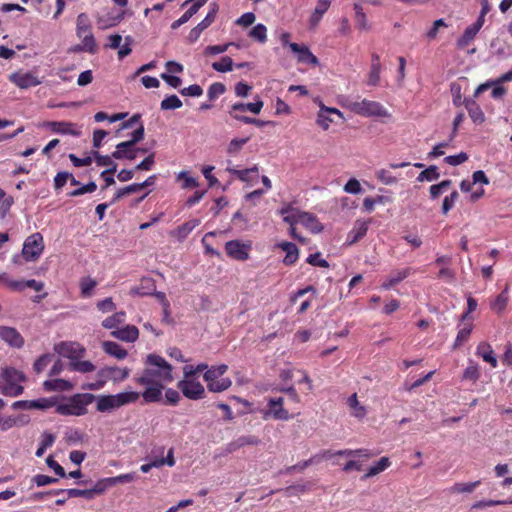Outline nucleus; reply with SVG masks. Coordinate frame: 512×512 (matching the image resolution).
<instances>
[{"label":"nucleus","instance_id":"23","mask_svg":"<svg viewBox=\"0 0 512 512\" xmlns=\"http://www.w3.org/2000/svg\"><path fill=\"white\" fill-rule=\"evenodd\" d=\"M278 247L281 248L286 253L283 259V263L285 265L291 266L297 262L299 257V249L294 243L281 242L278 244Z\"/></svg>","mask_w":512,"mask_h":512},{"label":"nucleus","instance_id":"37","mask_svg":"<svg viewBox=\"0 0 512 512\" xmlns=\"http://www.w3.org/2000/svg\"><path fill=\"white\" fill-rule=\"evenodd\" d=\"M391 465V461L388 457H382L377 461L374 465H372L367 473L362 477L363 480H366L372 476H375L384 470H386Z\"/></svg>","mask_w":512,"mask_h":512},{"label":"nucleus","instance_id":"41","mask_svg":"<svg viewBox=\"0 0 512 512\" xmlns=\"http://www.w3.org/2000/svg\"><path fill=\"white\" fill-rule=\"evenodd\" d=\"M9 79L19 88H28L32 86V74L15 72L9 76Z\"/></svg>","mask_w":512,"mask_h":512},{"label":"nucleus","instance_id":"62","mask_svg":"<svg viewBox=\"0 0 512 512\" xmlns=\"http://www.w3.org/2000/svg\"><path fill=\"white\" fill-rule=\"evenodd\" d=\"M226 91V87L223 83L215 82L211 84L207 91V96L209 100H215Z\"/></svg>","mask_w":512,"mask_h":512},{"label":"nucleus","instance_id":"56","mask_svg":"<svg viewBox=\"0 0 512 512\" xmlns=\"http://www.w3.org/2000/svg\"><path fill=\"white\" fill-rule=\"evenodd\" d=\"M370 222L369 221H357L354 228L352 229L351 233L354 234V237L352 239V243L358 241L359 239L363 238L368 230Z\"/></svg>","mask_w":512,"mask_h":512},{"label":"nucleus","instance_id":"52","mask_svg":"<svg viewBox=\"0 0 512 512\" xmlns=\"http://www.w3.org/2000/svg\"><path fill=\"white\" fill-rule=\"evenodd\" d=\"M480 481L468 482V483H455L451 488V493H471L473 492L479 485Z\"/></svg>","mask_w":512,"mask_h":512},{"label":"nucleus","instance_id":"39","mask_svg":"<svg viewBox=\"0 0 512 512\" xmlns=\"http://www.w3.org/2000/svg\"><path fill=\"white\" fill-rule=\"evenodd\" d=\"M68 369L70 371H76L80 373H89L95 370V366L88 360L77 359L69 362Z\"/></svg>","mask_w":512,"mask_h":512},{"label":"nucleus","instance_id":"49","mask_svg":"<svg viewBox=\"0 0 512 512\" xmlns=\"http://www.w3.org/2000/svg\"><path fill=\"white\" fill-rule=\"evenodd\" d=\"M125 317V312H116L112 316L107 317L102 322V326L106 329H114L125 321Z\"/></svg>","mask_w":512,"mask_h":512},{"label":"nucleus","instance_id":"20","mask_svg":"<svg viewBox=\"0 0 512 512\" xmlns=\"http://www.w3.org/2000/svg\"><path fill=\"white\" fill-rule=\"evenodd\" d=\"M111 335L121 341L134 342L138 339L139 331L136 326L127 325L123 328L112 331Z\"/></svg>","mask_w":512,"mask_h":512},{"label":"nucleus","instance_id":"15","mask_svg":"<svg viewBox=\"0 0 512 512\" xmlns=\"http://www.w3.org/2000/svg\"><path fill=\"white\" fill-rule=\"evenodd\" d=\"M0 283L12 292H22L26 288H32V279H13L8 273H0Z\"/></svg>","mask_w":512,"mask_h":512},{"label":"nucleus","instance_id":"26","mask_svg":"<svg viewBox=\"0 0 512 512\" xmlns=\"http://www.w3.org/2000/svg\"><path fill=\"white\" fill-rule=\"evenodd\" d=\"M92 155L97 166L108 167V169L102 171L101 176H104V174H114L116 172L117 164L112 160V155H101L98 151H92Z\"/></svg>","mask_w":512,"mask_h":512},{"label":"nucleus","instance_id":"13","mask_svg":"<svg viewBox=\"0 0 512 512\" xmlns=\"http://www.w3.org/2000/svg\"><path fill=\"white\" fill-rule=\"evenodd\" d=\"M55 351L70 361L81 359L85 355V348L76 342H60L55 345Z\"/></svg>","mask_w":512,"mask_h":512},{"label":"nucleus","instance_id":"46","mask_svg":"<svg viewBox=\"0 0 512 512\" xmlns=\"http://www.w3.org/2000/svg\"><path fill=\"white\" fill-rule=\"evenodd\" d=\"M473 330L472 322L466 323L463 328H461L456 336V339L453 344V349L459 348L464 342H466Z\"/></svg>","mask_w":512,"mask_h":512},{"label":"nucleus","instance_id":"61","mask_svg":"<svg viewBox=\"0 0 512 512\" xmlns=\"http://www.w3.org/2000/svg\"><path fill=\"white\" fill-rule=\"evenodd\" d=\"M230 46L238 47V45L233 43V42L226 43V44H223V45H210V46H207L204 49L203 54L205 56L221 54V53L226 52Z\"/></svg>","mask_w":512,"mask_h":512},{"label":"nucleus","instance_id":"48","mask_svg":"<svg viewBox=\"0 0 512 512\" xmlns=\"http://www.w3.org/2000/svg\"><path fill=\"white\" fill-rule=\"evenodd\" d=\"M79 38L81 39V46L79 47V50L87 51L91 54H95L97 52V45L92 33L82 35V37Z\"/></svg>","mask_w":512,"mask_h":512},{"label":"nucleus","instance_id":"55","mask_svg":"<svg viewBox=\"0 0 512 512\" xmlns=\"http://www.w3.org/2000/svg\"><path fill=\"white\" fill-rule=\"evenodd\" d=\"M111 486H113V484L110 477L98 480L95 485L90 488L92 498L96 495L103 494Z\"/></svg>","mask_w":512,"mask_h":512},{"label":"nucleus","instance_id":"63","mask_svg":"<svg viewBox=\"0 0 512 512\" xmlns=\"http://www.w3.org/2000/svg\"><path fill=\"white\" fill-rule=\"evenodd\" d=\"M449 25L443 20L438 19L433 22L432 27L426 32L425 36L428 40L436 39L441 28H447Z\"/></svg>","mask_w":512,"mask_h":512},{"label":"nucleus","instance_id":"53","mask_svg":"<svg viewBox=\"0 0 512 512\" xmlns=\"http://www.w3.org/2000/svg\"><path fill=\"white\" fill-rule=\"evenodd\" d=\"M440 177V173L438 171L437 166L431 165L425 170H423L417 177V180L422 181H435Z\"/></svg>","mask_w":512,"mask_h":512},{"label":"nucleus","instance_id":"43","mask_svg":"<svg viewBox=\"0 0 512 512\" xmlns=\"http://www.w3.org/2000/svg\"><path fill=\"white\" fill-rule=\"evenodd\" d=\"M52 494H66L68 498L84 497L86 499H92L90 489H58L51 492Z\"/></svg>","mask_w":512,"mask_h":512},{"label":"nucleus","instance_id":"17","mask_svg":"<svg viewBox=\"0 0 512 512\" xmlns=\"http://www.w3.org/2000/svg\"><path fill=\"white\" fill-rule=\"evenodd\" d=\"M199 224V219H191L170 231L169 235L178 241H183Z\"/></svg>","mask_w":512,"mask_h":512},{"label":"nucleus","instance_id":"27","mask_svg":"<svg viewBox=\"0 0 512 512\" xmlns=\"http://www.w3.org/2000/svg\"><path fill=\"white\" fill-rule=\"evenodd\" d=\"M465 108L475 124H482L485 121L484 112L474 99H466Z\"/></svg>","mask_w":512,"mask_h":512},{"label":"nucleus","instance_id":"11","mask_svg":"<svg viewBox=\"0 0 512 512\" xmlns=\"http://www.w3.org/2000/svg\"><path fill=\"white\" fill-rule=\"evenodd\" d=\"M177 388L191 400H200L205 397L204 386L195 379H182L177 383Z\"/></svg>","mask_w":512,"mask_h":512},{"label":"nucleus","instance_id":"58","mask_svg":"<svg viewBox=\"0 0 512 512\" xmlns=\"http://www.w3.org/2000/svg\"><path fill=\"white\" fill-rule=\"evenodd\" d=\"M452 184L451 180H443L438 184L430 186V197L437 199L444 191H446Z\"/></svg>","mask_w":512,"mask_h":512},{"label":"nucleus","instance_id":"60","mask_svg":"<svg viewBox=\"0 0 512 512\" xmlns=\"http://www.w3.org/2000/svg\"><path fill=\"white\" fill-rule=\"evenodd\" d=\"M177 180H182V184H181V187L183 189H190V188H196L199 186V183L197 181V179H195L194 177L190 176L187 172L185 171H181L178 175H177Z\"/></svg>","mask_w":512,"mask_h":512},{"label":"nucleus","instance_id":"31","mask_svg":"<svg viewBox=\"0 0 512 512\" xmlns=\"http://www.w3.org/2000/svg\"><path fill=\"white\" fill-rule=\"evenodd\" d=\"M299 220L300 224H302L304 227H306L313 233H318L323 229L321 223L317 220V218L309 212L301 213Z\"/></svg>","mask_w":512,"mask_h":512},{"label":"nucleus","instance_id":"21","mask_svg":"<svg viewBox=\"0 0 512 512\" xmlns=\"http://www.w3.org/2000/svg\"><path fill=\"white\" fill-rule=\"evenodd\" d=\"M290 49L298 54V61L316 65L318 64L317 57L306 46H301L297 43L290 44Z\"/></svg>","mask_w":512,"mask_h":512},{"label":"nucleus","instance_id":"59","mask_svg":"<svg viewBox=\"0 0 512 512\" xmlns=\"http://www.w3.org/2000/svg\"><path fill=\"white\" fill-rule=\"evenodd\" d=\"M140 190H142V189H141V185H139V183H133L124 188H120L114 195L112 203L116 202L117 200L121 199L122 197H124L126 195H130L132 193L139 192Z\"/></svg>","mask_w":512,"mask_h":512},{"label":"nucleus","instance_id":"28","mask_svg":"<svg viewBox=\"0 0 512 512\" xmlns=\"http://www.w3.org/2000/svg\"><path fill=\"white\" fill-rule=\"evenodd\" d=\"M303 211L293 208L291 205H287L279 210V214L283 216V221L289 224V226H296L300 223V215Z\"/></svg>","mask_w":512,"mask_h":512},{"label":"nucleus","instance_id":"57","mask_svg":"<svg viewBox=\"0 0 512 512\" xmlns=\"http://www.w3.org/2000/svg\"><path fill=\"white\" fill-rule=\"evenodd\" d=\"M182 101L176 95H170L162 100L161 109L162 110H174L182 107Z\"/></svg>","mask_w":512,"mask_h":512},{"label":"nucleus","instance_id":"50","mask_svg":"<svg viewBox=\"0 0 512 512\" xmlns=\"http://www.w3.org/2000/svg\"><path fill=\"white\" fill-rule=\"evenodd\" d=\"M97 286V281L91 277H84L80 280L81 296L84 298L90 297L94 288Z\"/></svg>","mask_w":512,"mask_h":512},{"label":"nucleus","instance_id":"32","mask_svg":"<svg viewBox=\"0 0 512 512\" xmlns=\"http://www.w3.org/2000/svg\"><path fill=\"white\" fill-rule=\"evenodd\" d=\"M479 32L478 29H476L474 26L470 25L468 26L463 34L457 39L456 46L458 49H464L467 46L470 45V43L473 42L475 39L477 33Z\"/></svg>","mask_w":512,"mask_h":512},{"label":"nucleus","instance_id":"10","mask_svg":"<svg viewBox=\"0 0 512 512\" xmlns=\"http://www.w3.org/2000/svg\"><path fill=\"white\" fill-rule=\"evenodd\" d=\"M252 249V243L241 242L240 240H230L225 244L226 254L233 260L246 261Z\"/></svg>","mask_w":512,"mask_h":512},{"label":"nucleus","instance_id":"35","mask_svg":"<svg viewBox=\"0 0 512 512\" xmlns=\"http://www.w3.org/2000/svg\"><path fill=\"white\" fill-rule=\"evenodd\" d=\"M260 442L259 438L254 435H245L241 436L235 441L229 443L228 449L230 452L235 451L241 447L247 446V445H258Z\"/></svg>","mask_w":512,"mask_h":512},{"label":"nucleus","instance_id":"36","mask_svg":"<svg viewBox=\"0 0 512 512\" xmlns=\"http://www.w3.org/2000/svg\"><path fill=\"white\" fill-rule=\"evenodd\" d=\"M509 286L506 285L505 289L491 302V309L496 313H502L508 304L509 296H508Z\"/></svg>","mask_w":512,"mask_h":512},{"label":"nucleus","instance_id":"45","mask_svg":"<svg viewBox=\"0 0 512 512\" xmlns=\"http://www.w3.org/2000/svg\"><path fill=\"white\" fill-rule=\"evenodd\" d=\"M349 407L352 409V415L356 418H364L367 411L366 408L358 402L357 394H352L347 401Z\"/></svg>","mask_w":512,"mask_h":512},{"label":"nucleus","instance_id":"47","mask_svg":"<svg viewBox=\"0 0 512 512\" xmlns=\"http://www.w3.org/2000/svg\"><path fill=\"white\" fill-rule=\"evenodd\" d=\"M249 37L259 43L267 41V28L264 24H257L249 31Z\"/></svg>","mask_w":512,"mask_h":512},{"label":"nucleus","instance_id":"24","mask_svg":"<svg viewBox=\"0 0 512 512\" xmlns=\"http://www.w3.org/2000/svg\"><path fill=\"white\" fill-rule=\"evenodd\" d=\"M476 355L481 357L485 362L489 363L491 367H497V359L491 345L487 342H481L476 349Z\"/></svg>","mask_w":512,"mask_h":512},{"label":"nucleus","instance_id":"6","mask_svg":"<svg viewBox=\"0 0 512 512\" xmlns=\"http://www.w3.org/2000/svg\"><path fill=\"white\" fill-rule=\"evenodd\" d=\"M23 374L15 368H5L0 376V390L6 396L15 397L23 392Z\"/></svg>","mask_w":512,"mask_h":512},{"label":"nucleus","instance_id":"7","mask_svg":"<svg viewBox=\"0 0 512 512\" xmlns=\"http://www.w3.org/2000/svg\"><path fill=\"white\" fill-rule=\"evenodd\" d=\"M129 374L130 369L127 367L120 368L117 366H106L97 372V381L95 383L88 384L86 388L90 390H98L102 388L107 381L112 380L113 382H121L128 378Z\"/></svg>","mask_w":512,"mask_h":512},{"label":"nucleus","instance_id":"54","mask_svg":"<svg viewBox=\"0 0 512 512\" xmlns=\"http://www.w3.org/2000/svg\"><path fill=\"white\" fill-rule=\"evenodd\" d=\"M212 68L217 72H230L233 70V60L229 56H224L220 61L213 62Z\"/></svg>","mask_w":512,"mask_h":512},{"label":"nucleus","instance_id":"9","mask_svg":"<svg viewBox=\"0 0 512 512\" xmlns=\"http://www.w3.org/2000/svg\"><path fill=\"white\" fill-rule=\"evenodd\" d=\"M284 399L282 397L269 398L267 402V409L263 411V419L267 420L272 418L274 420L288 421L293 416L283 407Z\"/></svg>","mask_w":512,"mask_h":512},{"label":"nucleus","instance_id":"14","mask_svg":"<svg viewBox=\"0 0 512 512\" xmlns=\"http://www.w3.org/2000/svg\"><path fill=\"white\" fill-rule=\"evenodd\" d=\"M0 339L13 348H21L24 345V338L13 327L0 326Z\"/></svg>","mask_w":512,"mask_h":512},{"label":"nucleus","instance_id":"19","mask_svg":"<svg viewBox=\"0 0 512 512\" xmlns=\"http://www.w3.org/2000/svg\"><path fill=\"white\" fill-rule=\"evenodd\" d=\"M382 70V65L380 62V56L376 53H373L371 56V67L370 72L368 74L367 84L369 86H378L380 82V73Z\"/></svg>","mask_w":512,"mask_h":512},{"label":"nucleus","instance_id":"18","mask_svg":"<svg viewBox=\"0 0 512 512\" xmlns=\"http://www.w3.org/2000/svg\"><path fill=\"white\" fill-rule=\"evenodd\" d=\"M74 388V384L68 380L55 378L44 381L43 389L46 392H64L71 391Z\"/></svg>","mask_w":512,"mask_h":512},{"label":"nucleus","instance_id":"25","mask_svg":"<svg viewBox=\"0 0 512 512\" xmlns=\"http://www.w3.org/2000/svg\"><path fill=\"white\" fill-rule=\"evenodd\" d=\"M331 5L330 0H318L314 11L312 12L309 23L312 28H315L320 23L323 15L327 12Z\"/></svg>","mask_w":512,"mask_h":512},{"label":"nucleus","instance_id":"22","mask_svg":"<svg viewBox=\"0 0 512 512\" xmlns=\"http://www.w3.org/2000/svg\"><path fill=\"white\" fill-rule=\"evenodd\" d=\"M227 171L243 182H256L258 180V167L255 165L252 168L238 170L235 168H227Z\"/></svg>","mask_w":512,"mask_h":512},{"label":"nucleus","instance_id":"5","mask_svg":"<svg viewBox=\"0 0 512 512\" xmlns=\"http://www.w3.org/2000/svg\"><path fill=\"white\" fill-rule=\"evenodd\" d=\"M228 370L226 364H220L210 367L204 374L203 378L207 384V389L213 393H221L229 389L232 381L228 377H222Z\"/></svg>","mask_w":512,"mask_h":512},{"label":"nucleus","instance_id":"51","mask_svg":"<svg viewBox=\"0 0 512 512\" xmlns=\"http://www.w3.org/2000/svg\"><path fill=\"white\" fill-rule=\"evenodd\" d=\"M144 138V125L140 123V126L133 131L131 139L120 143L121 148L134 147L138 142Z\"/></svg>","mask_w":512,"mask_h":512},{"label":"nucleus","instance_id":"38","mask_svg":"<svg viewBox=\"0 0 512 512\" xmlns=\"http://www.w3.org/2000/svg\"><path fill=\"white\" fill-rule=\"evenodd\" d=\"M91 32V23L87 14L81 13L77 16L76 21V34L78 37H82V35L90 34Z\"/></svg>","mask_w":512,"mask_h":512},{"label":"nucleus","instance_id":"2","mask_svg":"<svg viewBox=\"0 0 512 512\" xmlns=\"http://www.w3.org/2000/svg\"><path fill=\"white\" fill-rule=\"evenodd\" d=\"M63 399L65 402H59L56 406L57 414L62 416H83L87 414V406L95 400V395L78 393Z\"/></svg>","mask_w":512,"mask_h":512},{"label":"nucleus","instance_id":"40","mask_svg":"<svg viewBox=\"0 0 512 512\" xmlns=\"http://www.w3.org/2000/svg\"><path fill=\"white\" fill-rule=\"evenodd\" d=\"M59 397L52 396V397H41L34 400V410H43L46 411L48 409L54 408L56 410V406L59 403Z\"/></svg>","mask_w":512,"mask_h":512},{"label":"nucleus","instance_id":"4","mask_svg":"<svg viewBox=\"0 0 512 512\" xmlns=\"http://www.w3.org/2000/svg\"><path fill=\"white\" fill-rule=\"evenodd\" d=\"M344 106L351 112L362 117H391L388 110L377 101L368 99H362L360 101L347 100Z\"/></svg>","mask_w":512,"mask_h":512},{"label":"nucleus","instance_id":"16","mask_svg":"<svg viewBox=\"0 0 512 512\" xmlns=\"http://www.w3.org/2000/svg\"><path fill=\"white\" fill-rule=\"evenodd\" d=\"M141 386H145L146 389L140 393V396L143 397L146 403H154L158 402L162 398V391L164 389L163 383H151V384H140Z\"/></svg>","mask_w":512,"mask_h":512},{"label":"nucleus","instance_id":"33","mask_svg":"<svg viewBox=\"0 0 512 512\" xmlns=\"http://www.w3.org/2000/svg\"><path fill=\"white\" fill-rule=\"evenodd\" d=\"M204 2L202 1H198V2H194L191 7L177 20H175L172 24H171V29L173 30H176L178 29L181 25L185 24L186 22L189 21V19L195 15L198 10L200 9V7L203 5Z\"/></svg>","mask_w":512,"mask_h":512},{"label":"nucleus","instance_id":"3","mask_svg":"<svg viewBox=\"0 0 512 512\" xmlns=\"http://www.w3.org/2000/svg\"><path fill=\"white\" fill-rule=\"evenodd\" d=\"M139 398L140 393L134 391L95 396L96 410L101 413L110 412L121 406L135 403Z\"/></svg>","mask_w":512,"mask_h":512},{"label":"nucleus","instance_id":"29","mask_svg":"<svg viewBox=\"0 0 512 512\" xmlns=\"http://www.w3.org/2000/svg\"><path fill=\"white\" fill-rule=\"evenodd\" d=\"M263 101L257 100L253 103H234L231 107V111L233 114H237V112H245L250 111L253 114H259L263 108Z\"/></svg>","mask_w":512,"mask_h":512},{"label":"nucleus","instance_id":"12","mask_svg":"<svg viewBox=\"0 0 512 512\" xmlns=\"http://www.w3.org/2000/svg\"><path fill=\"white\" fill-rule=\"evenodd\" d=\"M218 12V5L216 3H212L210 5V10L205 16V18L194 28H192L187 36V41L192 44L195 43L199 37L201 36L202 32L207 29L216 18Z\"/></svg>","mask_w":512,"mask_h":512},{"label":"nucleus","instance_id":"8","mask_svg":"<svg viewBox=\"0 0 512 512\" xmlns=\"http://www.w3.org/2000/svg\"><path fill=\"white\" fill-rule=\"evenodd\" d=\"M32 261V236L26 238L20 254L12 258V271L19 275L29 270L27 265Z\"/></svg>","mask_w":512,"mask_h":512},{"label":"nucleus","instance_id":"64","mask_svg":"<svg viewBox=\"0 0 512 512\" xmlns=\"http://www.w3.org/2000/svg\"><path fill=\"white\" fill-rule=\"evenodd\" d=\"M334 120L332 118H330L327 114V112L324 110V105H321L320 106V110L318 112V115H317V124L323 129V130H327L329 127H330V124L333 122Z\"/></svg>","mask_w":512,"mask_h":512},{"label":"nucleus","instance_id":"34","mask_svg":"<svg viewBox=\"0 0 512 512\" xmlns=\"http://www.w3.org/2000/svg\"><path fill=\"white\" fill-rule=\"evenodd\" d=\"M49 126L51 127L52 131L55 133L60 134H69L78 136L80 133L75 129V125L70 122H50Z\"/></svg>","mask_w":512,"mask_h":512},{"label":"nucleus","instance_id":"1","mask_svg":"<svg viewBox=\"0 0 512 512\" xmlns=\"http://www.w3.org/2000/svg\"><path fill=\"white\" fill-rule=\"evenodd\" d=\"M173 367L161 356L149 354L146 358V367L142 374L135 377L137 384L171 383Z\"/></svg>","mask_w":512,"mask_h":512},{"label":"nucleus","instance_id":"30","mask_svg":"<svg viewBox=\"0 0 512 512\" xmlns=\"http://www.w3.org/2000/svg\"><path fill=\"white\" fill-rule=\"evenodd\" d=\"M102 348L105 353L119 360L124 359L128 354L126 349L113 341H104L102 343Z\"/></svg>","mask_w":512,"mask_h":512},{"label":"nucleus","instance_id":"44","mask_svg":"<svg viewBox=\"0 0 512 512\" xmlns=\"http://www.w3.org/2000/svg\"><path fill=\"white\" fill-rule=\"evenodd\" d=\"M353 9L355 11V19H356L357 27L361 30H369L370 26L368 24L366 14L364 13L361 3L355 2L353 4Z\"/></svg>","mask_w":512,"mask_h":512},{"label":"nucleus","instance_id":"42","mask_svg":"<svg viewBox=\"0 0 512 512\" xmlns=\"http://www.w3.org/2000/svg\"><path fill=\"white\" fill-rule=\"evenodd\" d=\"M138 150L134 147L121 148L120 143L117 144L116 150L112 153L114 159L134 160L137 157Z\"/></svg>","mask_w":512,"mask_h":512}]
</instances>
